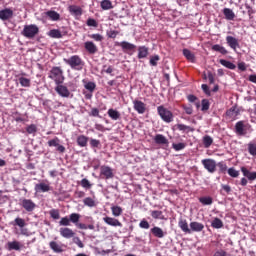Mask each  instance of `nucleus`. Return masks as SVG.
<instances>
[{
  "label": "nucleus",
  "instance_id": "nucleus-1",
  "mask_svg": "<svg viewBox=\"0 0 256 256\" xmlns=\"http://www.w3.org/2000/svg\"><path fill=\"white\" fill-rule=\"evenodd\" d=\"M49 79H52L56 85H61L65 81V76H63V70L61 67H53L49 74Z\"/></svg>",
  "mask_w": 256,
  "mask_h": 256
},
{
  "label": "nucleus",
  "instance_id": "nucleus-2",
  "mask_svg": "<svg viewBox=\"0 0 256 256\" xmlns=\"http://www.w3.org/2000/svg\"><path fill=\"white\" fill-rule=\"evenodd\" d=\"M63 61L66 65H69L71 69H75L76 71L83 69V60L77 55L71 56L69 59L64 58Z\"/></svg>",
  "mask_w": 256,
  "mask_h": 256
},
{
  "label": "nucleus",
  "instance_id": "nucleus-3",
  "mask_svg": "<svg viewBox=\"0 0 256 256\" xmlns=\"http://www.w3.org/2000/svg\"><path fill=\"white\" fill-rule=\"evenodd\" d=\"M23 37L26 39H33L39 35V26L35 24L25 25L22 30Z\"/></svg>",
  "mask_w": 256,
  "mask_h": 256
},
{
  "label": "nucleus",
  "instance_id": "nucleus-4",
  "mask_svg": "<svg viewBox=\"0 0 256 256\" xmlns=\"http://www.w3.org/2000/svg\"><path fill=\"white\" fill-rule=\"evenodd\" d=\"M158 115L161 117L164 123H172L173 121V112L164 106L157 107Z\"/></svg>",
  "mask_w": 256,
  "mask_h": 256
},
{
  "label": "nucleus",
  "instance_id": "nucleus-5",
  "mask_svg": "<svg viewBox=\"0 0 256 256\" xmlns=\"http://www.w3.org/2000/svg\"><path fill=\"white\" fill-rule=\"evenodd\" d=\"M56 93L59 94L60 97H63L64 99H69V97H73V94H71V91H69V88L63 84H57L55 87Z\"/></svg>",
  "mask_w": 256,
  "mask_h": 256
},
{
  "label": "nucleus",
  "instance_id": "nucleus-6",
  "mask_svg": "<svg viewBox=\"0 0 256 256\" xmlns=\"http://www.w3.org/2000/svg\"><path fill=\"white\" fill-rule=\"evenodd\" d=\"M100 177H103V179H113V177H115L113 168L107 165L100 166Z\"/></svg>",
  "mask_w": 256,
  "mask_h": 256
},
{
  "label": "nucleus",
  "instance_id": "nucleus-7",
  "mask_svg": "<svg viewBox=\"0 0 256 256\" xmlns=\"http://www.w3.org/2000/svg\"><path fill=\"white\" fill-rule=\"evenodd\" d=\"M202 165L204 169L207 170L208 173H215L217 169V162H215V160L213 159H203Z\"/></svg>",
  "mask_w": 256,
  "mask_h": 256
},
{
  "label": "nucleus",
  "instance_id": "nucleus-8",
  "mask_svg": "<svg viewBox=\"0 0 256 256\" xmlns=\"http://www.w3.org/2000/svg\"><path fill=\"white\" fill-rule=\"evenodd\" d=\"M49 247L54 253H63L65 251V244L61 242L51 241Z\"/></svg>",
  "mask_w": 256,
  "mask_h": 256
},
{
  "label": "nucleus",
  "instance_id": "nucleus-9",
  "mask_svg": "<svg viewBox=\"0 0 256 256\" xmlns=\"http://www.w3.org/2000/svg\"><path fill=\"white\" fill-rule=\"evenodd\" d=\"M34 189L36 193H48V191H51V186L49 183L40 182L35 185Z\"/></svg>",
  "mask_w": 256,
  "mask_h": 256
},
{
  "label": "nucleus",
  "instance_id": "nucleus-10",
  "mask_svg": "<svg viewBox=\"0 0 256 256\" xmlns=\"http://www.w3.org/2000/svg\"><path fill=\"white\" fill-rule=\"evenodd\" d=\"M13 14V9L5 8L3 10H0V19L1 21H9V19H12Z\"/></svg>",
  "mask_w": 256,
  "mask_h": 256
},
{
  "label": "nucleus",
  "instance_id": "nucleus-11",
  "mask_svg": "<svg viewBox=\"0 0 256 256\" xmlns=\"http://www.w3.org/2000/svg\"><path fill=\"white\" fill-rule=\"evenodd\" d=\"M226 43L228 47H230V49H233L234 51H237V49H239V40L233 36H227Z\"/></svg>",
  "mask_w": 256,
  "mask_h": 256
},
{
  "label": "nucleus",
  "instance_id": "nucleus-12",
  "mask_svg": "<svg viewBox=\"0 0 256 256\" xmlns=\"http://www.w3.org/2000/svg\"><path fill=\"white\" fill-rule=\"evenodd\" d=\"M235 133L240 137L247 135V130H245V123L243 121H238L235 124Z\"/></svg>",
  "mask_w": 256,
  "mask_h": 256
},
{
  "label": "nucleus",
  "instance_id": "nucleus-13",
  "mask_svg": "<svg viewBox=\"0 0 256 256\" xmlns=\"http://www.w3.org/2000/svg\"><path fill=\"white\" fill-rule=\"evenodd\" d=\"M133 107L134 110H136L139 113V115H143V113H145L147 109L145 103H143L141 100H134Z\"/></svg>",
  "mask_w": 256,
  "mask_h": 256
},
{
  "label": "nucleus",
  "instance_id": "nucleus-14",
  "mask_svg": "<svg viewBox=\"0 0 256 256\" xmlns=\"http://www.w3.org/2000/svg\"><path fill=\"white\" fill-rule=\"evenodd\" d=\"M103 221L106 225H110V227H123V224L113 217L106 216L103 218Z\"/></svg>",
  "mask_w": 256,
  "mask_h": 256
},
{
  "label": "nucleus",
  "instance_id": "nucleus-15",
  "mask_svg": "<svg viewBox=\"0 0 256 256\" xmlns=\"http://www.w3.org/2000/svg\"><path fill=\"white\" fill-rule=\"evenodd\" d=\"M84 49L90 55H95V53H97V51H98L97 45H95L93 41H86L84 43Z\"/></svg>",
  "mask_w": 256,
  "mask_h": 256
},
{
  "label": "nucleus",
  "instance_id": "nucleus-16",
  "mask_svg": "<svg viewBox=\"0 0 256 256\" xmlns=\"http://www.w3.org/2000/svg\"><path fill=\"white\" fill-rule=\"evenodd\" d=\"M203 229H205V225L203 223L197 222V221H193L190 223V231L191 233H201V231H203Z\"/></svg>",
  "mask_w": 256,
  "mask_h": 256
},
{
  "label": "nucleus",
  "instance_id": "nucleus-17",
  "mask_svg": "<svg viewBox=\"0 0 256 256\" xmlns=\"http://www.w3.org/2000/svg\"><path fill=\"white\" fill-rule=\"evenodd\" d=\"M21 205L28 213H31L36 207L31 199H23Z\"/></svg>",
  "mask_w": 256,
  "mask_h": 256
},
{
  "label": "nucleus",
  "instance_id": "nucleus-18",
  "mask_svg": "<svg viewBox=\"0 0 256 256\" xmlns=\"http://www.w3.org/2000/svg\"><path fill=\"white\" fill-rule=\"evenodd\" d=\"M178 227L183 231V233H187L188 235H191V228H189V224L187 221L183 218H180L178 221Z\"/></svg>",
  "mask_w": 256,
  "mask_h": 256
},
{
  "label": "nucleus",
  "instance_id": "nucleus-19",
  "mask_svg": "<svg viewBox=\"0 0 256 256\" xmlns=\"http://www.w3.org/2000/svg\"><path fill=\"white\" fill-rule=\"evenodd\" d=\"M8 251H21L23 244L19 241H11L7 243Z\"/></svg>",
  "mask_w": 256,
  "mask_h": 256
},
{
  "label": "nucleus",
  "instance_id": "nucleus-20",
  "mask_svg": "<svg viewBox=\"0 0 256 256\" xmlns=\"http://www.w3.org/2000/svg\"><path fill=\"white\" fill-rule=\"evenodd\" d=\"M60 235L64 237V239H71L75 237V232H73L71 228H60Z\"/></svg>",
  "mask_w": 256,
  "mask_h": 256
},
{
  "label": "nucleus",
  "instance_id": "nucleus-21",
  "mask_svg": "<svg viewBox=\"0 0 256 256\" xmlns=\"http://www.w3.org/2000/svg\"><path fill=\"white\" fill-rule=\"evenodd\" d=\"M69 13H71L74 17H81L83 15V9L77 5H71L68 7Z\"/></svg>",
  "mask_w": 256,
  "mask_h": 256
},
{
  "label": "nucleus",
  "instance_id": "nucleus-22",
  "mask_svg": "<svg viewBox=\"0 0 256 256\" xmlns=\"http://www.w3.org/2000/svg\"><path fill=\"white\" fill-rule=\"evenodd\" d=\"M149 56V48L147 46H139L138 47V59H147Z\"/></svg>",
  "mask_w": 256,
  "mask_h": 256
},
{
  "label": "nucleus",
  "instance_id": "nucleus-23",
  "mask_svg": "<svg viewBox=\"0 0 256 256\" xmlns=\"http://www.w3.org/2000/svg\"><path fill=\"white\" fill-rule=\"evenodd\" d=\"M150 233H152V235L158 239H163L165 237V232H163V229L158 226L151 228Z\"/></svg>",
  "mask_w": 256,
  "mask_h": 256
},
{
  "label": "nucleus",
  "instance_id": "nucleus-24",
  "mask_svg": "<svg viewBox=\"0 0 256 256\" xmlns=\"http://www.w3.org/2000/svg\"><path fill=\"white\" fill-rule=\"evenodd\" d=\"M154 141L156 145H169V140L167 139V137L163 136V134H157L154 137Z\"/></svg>",
  "mask_w": 256,
  "mask_h": 256
},
{
  "label": "nucleus",
  "instance_id": "nucleus-25",
  "mask_svg": "<svg viewBox=\"0 0 256 256\" xmlns=\"http://www.w3.org/2000/svg\"><path fill=\"white\" fill-rule=\"evenodd\" d=\"M119 46L121 47V49L123 51H134V49L137 48V46L135 44H132V43L127 42V41L120 42Z\"/></svg>",
  "mask_w": 256,
  "mask_h": 256
},
{
  "label": "nucleus",
  "instance_id": "nucleus-26",
  "mask_svg": "<svg viewBox=\"0 0 256 256\" xmlns=\"http://www.w3.org/2000/svg\"><path fill=\"white\" fill-rule=\"evenodd\" d=\"M241 171H242L244 177H247V179H249V181H255L256 172H251L247 168H245L244 166L241 167Z\"/></svg>",
  "mask_w": 256,
  "mask_h": 256
},
{
  "label": "nucleus",
  "instance_id": "nucleus-27",
  "mask_svg": "<svg viewBox=\"0 0 256 256\" xmlns=\"http://www.w3.org/2000/svg\"><path fill=\"white\" fill-rule=\"evenodd\" d=\"M107 113L112 121H119L121 119V113L113 108H110Z\"/></svg>",
  "mask_w": 256,
  "mask_h": 256
},
{
  "label": "nucleus",
  "instance_id": "nucleus-28",
  "mask_svg": "<svg viewBox=\"0 0 256 256\" xmlns=\"http://www.w3.org/2000/svg\"><path fill=\"white\" fill-rule=\"evenodd\" d=\"M223 15L227 21H233V19H235V12H233L230 8H224Z\"/></svg>",
  "mask_w": 256,
  "mask_h": 256
},
{
  "label": "nucleus",
  "instance_id": "nucleus-29",
  "mask_svg": "<svg viewBox=\"0 0 256 256\" xmlns=\"http://www.w3.org/2000/svg\"><path fill=\"white\" fill-rule=\"evenodd\" d=\"M46 17H49V19H51V21H59V19H61V15L53 10L47 11Z\"/></svg>",
  "mask_w": 256,
  "mask_h": 256
},
{
  "label": "nucleus",
  "instance_id": "nucleus-30",
  "mask_svg": "<svg viewBox=\"0 0 256 256\" xmlns=\"http://www.w3.org/2000/svg\"><path fill=\"white\" fill-rule=\"evenodd\" d=\"M183 55L188 61H190L191 63H195V54H193L191 50L183 49Z\"/></svg>",
  "mask_w": 256,
  "mask_h": 256
},
{
  "label": "nucleus",
  "instance_id": "nucleus-31",
  "mask_svg": "<svg viewBox=\"0 0 256 256\" xmlns=\"http://www.w3.org/2000/svg\"><path fill=\"white\" fill-rule=\"evenodd\" d=\"M202 142H203V145L205 147V149H209V147L211 145H213V138L209 135H205L203 138H202Z\"/></svg>",
  "mask_w": 256,
  "mask_h": 256
},
{
  "label": "nucleus",
  "instance_id": "nucleus-32",
  "mask_svg": "<svg viewBox=\"0 0 256 256\" xmlns=\"http://www.w3.org/2000/svg\"><path fill=\"white\" fill-rule=\"evenodd\" d=\"M100 5L103 11H109V9H113V3L111 0H102Z\"/></svg>",
  "mask_w": 256,
  "mask_h": 256
},
{
  "label": "nucleus",
  "instance_id": "nucleus-33",
  "mask_svg": "<svg viewBox=\"0 0 256 256\" xmlns=\"http://www.w3.org/2000/svg\"><path fill=\"white\" fill-rule=\"evenodd\" d=\"M176 127L179 131H184L186 133H193L195 131L191 126L185 124H177Z\"/></svg>",
  "mask_w": 256,
  "mask_h": 256
},
{
  "label": "nucleus",
  "instance_id": "nucleus-34",
  "mask_svg": "<svg viewBox=\"0 0 256 256\" xmlns=\"http://www.w3.org/2000/svg\"><path fill=\"white\" fill-rule=\"evenodd\" d=\"M89 141V138L85 135H80L77 138V143L79 147H87V142Z\"/></svg>",
  "mask_w": 256,
  "mask_h": 256
},
{
  "label": "nucleus",
  "instance_id": "nucleus-35",
  "mask_svg": "<svg viewBox=\"0 0 256 256\" xmlns=\"http://www.w3.org/2000/svg\"><path fill=\"white\" fill-rule=\"evenodd\" d=\"M111 211L114 217H121L123 215V208L121 206H112Z\"/></svg>",
  "mask_w": 256,
  "mask_h": 256
},
{
  "label": "nucleus",
  "instance_id": "nucleus-36",
  "mask_svg": "<svg viewBox=\"0 0 256 256\" xmlns=\"http://www.w3.org/2000/svg\"><path fill=\"white\" fill-rule=\"evenodd\" d=\"M83 83H84V88L87 91H89L90 93H93V91H95V88L97 87L95 82H87V81L83 80Z\"/></svg>",
  "mask_w": 256,
  "mask_h": 256
},
{
  "label": "nucleus",
  "instance_id": "nucleus-37",
  "mask_svg": "<svg viewBox=\"0 0 256 256\" xmlns=\"http://www.w3.org/2000/svg\"><path fill=\"white\" fill-rule=\"evenodd\" d=\"M211 227H213V229H222L223 221L219 218H214L211 222Z\"/></svg>",
  "mask_w": 256,
  "mask_h": 256
},
{
  "label": "nucleus",
  "instance_id": "nucleus-38",
  "mask_svg": "<svg viewBox=\"0 0 256 256\" xmlns=\"http://www.w3.org/2000/svg\"><path fill=\"white\" fill-rule=\"evenodd\" d=\"M11 225H14V226L16 225L20 229H23V227H25L26 225L25 219L17 217L13 222H11Z\"/></svg>",
  "mask_w": 256,
  "mask_h": 256
},
{
  "label": "nucleus",
  "instance_id": "nucleus-39",
  "mask_svg": "<svg viewBox=\"0 0 256 256\" xmlns=\"http://www.w3.org/2000/svg\"><path fill=\"white\" fill-rule=\"evenodd\" d=\"M220 65H223V67H226V69H237V66L235 64H233L231 61L228 60H220Z\"/></svg>",
  "mask_w": 256,
  "mask_h": 256
},
{
  "label": "nucleus",
  "instance_id": "nucleus-40",
  "mask_svg": "<svg viewBox=\"0 0 256 256\" xmlns=\"http://www.w3.org/2000/svg\"><path fill=\"white\" fill-rule=\"evenodd\" d=\"M212 50L217 51L218 53H221V55H227L228 53L227 49L219 44L213 45Z\"/></svg>",
  "mask_w": 256,
  "mask_h": 256
},
{
  "label": "nucleus",
  "instance_id": "nucleus-41",
  "mask_svg": "<svg viewBox=\"0 0 256 256\" xmlns=\"http://www.w3.org/2000/svg\"><path fill=\"white\" fill-rule=\"evenodd\" d=\"M227 117H230V119H235L239 115V112L237 111V108L232 107L226 112Z\"/></svg>",
  "mask_w": 256,
  "mask_h": 256
},
{
  "label": "nucleus",
  "instance_id": "nucleus-42",
  "mask_svg": "<svg viewBox=\"0 0 256 256\" xmlns=\"http://www.w3.org/2000/svg\"><path fill=\"white\" fill-rule=\"evenodd\" d=\"M159 61H161V57L159 55H153L150 57V65L151 67H157Z\"/></svg>",
  "mask_w": 256,
  "mask_h": 256
},
{
  "label": "nucleus",
  "instance_id": "nucleus-43",
  "mask_svg": "<svg viewBox=\"0 0 256 256\" xmlns=\"http://www.w3.org/2000/svg\"><path fill=\"white\" fill-rule=\"evenodd\" d=\"M69 219L71 223H74V225H77L79 223V219H81V214L72 213L70 214Z\"/></svg>",
  "mask_w": 256,
  "mask_h": 256
},
{
  "label": "nucleus",
  "instance_id": "nucleus-44",
  "mask_svg": "<svg viewBox=\"0 0 256 256\" xmlns=\"http://www.w3.org/2000/svg\"><path fill=\"white\" fill-rule=\"evenodd\" d=\"M150 215L153 219H164L163 211L153 210Z\"/></svg>",
  "mask_w": 256,
  "mask_h": 256
},
{
  "label": "nucleus",
  "instance_id": "nucleus-45",
  "mask_svg": "<svg viewBox=\"0 0 256 256\" xmlns=\"http://www.w3.org/2000/svg\"><path fill=\"white\" fill-rule=\"evenodd\" d=\"M19 83L21 87H31V80L29 78L20 77Z\"/></svg>",
  "mask_w": 256,
  "mask_h": 256
},
{
  "label": "nucleus",
  "instance_id": "nucleus-46",
  "mask_svg": "<svg viewBox=\"0 0 256 256\" xmlns=\"http://www.w3.org/2000/svg\"><path fill=\"white\" fill-rule=\"evenodd\" d=\"M59 225L62 227H69L71 225L70 218L67 216L61 218V220L59 221Z\"/></svg>",
  "mask_w": 256,
  "mask_h": 256
},
{
  "label": "nucleus",
  "instance_id": "nucleus-47",
  "mask_svg": "<svg viewBox=\"0 0 256 256\" xmlns=\"http://www.w3.org/2000/svg\"><path fill=\"white\" fill-rule=\"evenodd\" d=\"M83 203H84V205H86V207H95V205H97L95 203V200H93V198H91V197H86L83 200Z\"/></svg>",
  "mask_w": 256,
  "mask_h": 256
},
{
  "label": "nucleus",
  "instance_id": "nucleus-48",
  "mask_svg": "<svg viewBox=\"0 0 256 256\" xmlns=\"http://www.w3.org/2000/svg\"><path fill=\"white\" fill-rule=\"evenodd\" d=\"M200 203H202V205H213V198L211 197H201L199 198Z\"/></svg>",
  "mask_w": 256,
  "mask_h": 256
},
{
  "label": "nucleus",
  "instance_id": "nucleus-49",
  "mask_svg": "<svg viewBox=\"0 0 256 256\" xmlns=\"http://www.w3.org/2000/svg\"><path fill=\"white\" fill-rule=\"evenodd\" d=\"M49 35L53 38V39H61L62 35H61V31L57 30V29H53L49 32Z\"/></svg>",
  "mask_w": 256,
  "mask_h": 256
},
{
  "label": "nucleus",
  "instance_id": "nucleus-50",
  "mask_svg": "<svg viewBox=\"0 0 256 256\" xmlns=\"http://www.w3.org/2000/svg\"><path fill=\"white\" fill-rule=\"evenodd\" d=\"M80 185L83 187V189H91V187H93V184H91L87 178H83L80 182Z\"/></svg>",
  "mask_w": 256,
  "mask_h": 256
},
{
  "label": "nucleus",
  "instance_id": "nucleus-51",
  "mask_svg": "<svg viewBox=\"0 0 256 256\" xmlns=\"http://www.w3.org/2000/svg\"><path fill=\"white\" fill-rule=\"evenodd\" d=\"M204 79H208L211 85L215 83V75L211 71H208L207 74L204 73Z\"/></svg>",
  "mask_w": 256,
  "mask_h": 256
},
{
  "label": "nucleus",
  "instance_id": "nucleus-52",
  "mask_svg": "<svg viewBox=\"0 0 256 256\" xmlns=\"http://www.w3.org/2000/svg\"><path fill=\"white\" fill-rule=\"evenodd\" d=\"M228 175L236 179L237 177H239V171L236 170L234 167H231L228 169Z\"/></svg>",
  "mask_w": 256,
  "mask_h": 256
},
{
  "label": "nucleus",
  "instance_id": "nucleus-53",
  "mask_svg": "<svg viewBox=\"0 0 256 256\" xmlns=\"http://www.w3.org/2000/svg\"><path fill=\"white\" fill-rule=\"evenodd\" d=\"M173 149H175L176 151H183V149H185V147H187V144L180 142L177 144H172Z\"/></svg>",
  "mask_w": 256,
  "mask_h": 256
},
{
  "label": "nucleus",
  "instance_id": "nucleus-54",
  "mask_svg": "<svg viewBox=\"0 0 256 256\" xmlns=\"http://www.w3.org/2000/svg\"><path fill=\"white\" fill-rule=\"evenodd\" d=\"M88 37L97 42L103 41V35H101V34H89Z\"/></svg>",
  "mask_w": 256,
  "mask_h": 256
},
{
  "label": "nucleus",
  "instance_id": "nucleus-55",
  "mask_svg": "<svg viewBox=\"0 0 256 256\" xmlns=\"http://www.w3.org/2000/svg\"><path fill=\"white\" fill-rule=\"evenodd\" d=\"M26 131H27V133H29V135H31L33 133H37V126L35 124H31V125L27 126Z\"/></svg>",
  "mask_w": 256,
  "mask_h": 256
},
{
  "label": "nucleus",
  "instance_id": "nucleus-56",
  "mask_svg": "<svg viewBox=\"0 0 256 256\" xmlns=\"http://www.w3.org/2000/svg\"><path fill=\"white\" fill-rule=\"evenodd\" d=\"M59 143H60V140L57 137H55L52 140L48 141V146L49 147H57L59 145Z\"/></svg>",
  "mask_w": 256,
  "mask_h": 256
},
{
  "label": "nucleus",
  "instance_id": "nucleus-57",
  "mask_svg": "<svg viewBox=\"0 0 256 256\" xmlns=\"http://www.w3.org/2000/svg\"><path fill=\"white\" fill-rule=\"evenodd\" d=\"M139 227L140 229H149V227H151V225L149 224V222L145 219H142L139 223Z\"/></svg>",
  "mask_w": 256,
  "mask_h": 256
},
{
  "label": "nucleus",
  "instance_id": "nucleus-58",
  "mask_svg": "<svg viewBox=\"0 0 256 256\" xmlns=\"http://www.w3.org/2000/svg\"><path fill=\"white\" fill-rule=\"evenodd\" d=\"M73 243H75V245H77L80 249H83V247H85V244H83L80 237H74Z\"/></svg>",
  "mask_w": 256,
  "mask_h": 256
},
{
  "label": "nucleus",
  "instance_id": "nucleus-59",
  "mask_svg": "<svg viewBox=\"0 0 256 256\" xmlns=\"http://www.w3.org/2000/svg\"><path fill=\"white\" fill-rule=\"evenodd\" d=\"M202 111H209V107H210V103H209V100L207 99H203L202 102Z\"/></svg>",
  "mask_w": 256,
  "mask_h": 256
},
{
  "label": "nucleus",
  "instance_id": "nucleus-60",
  "mask_svg": "<svg viewBox=\"0 0 256 256\" xmlns=\"http://www.w3.org/2000/svg\"><path fill=\"white\" fill-rule=\"evenodd\" d=\"M86 25L88 27H97L98 24H97V20L96 19H93V18H88L87 22H86Z\"/></svg>",
  "mask_w": 256,
  "mask_h": 256
},
{
  "label": "nucleus",
  "instance_id": "nucleus-61",
  "mask_svg": "<svg viewBox=\"0 0 256 256\" xmlns=\"http://www.w3.org/2000/svg\"><path fill=\"white\" fill-rule=\"evenodd\" d=\"M245 7L247 9L249 19H253V13H255V11H253V7L247 3L245 4Z\"/></svg>",
  "mask_w": 256,
  "mask_h": 256
},
{
  "label": "nucleus",
  "instance_id": "nucleus-62",
  "mask_svg": "<svg viewBox=\"0 0 256 256\" xmlns=\"http://www.w3.org/2000/svg\"><path fill=\"white\" fill-rule=\"evenodd\" d=\"M248 151H249L250 155H256V144L249 143Z\"/></svg>",
  "mask_w": 256,
  "mask_h": 256
},
{
  "label": "nucleus",
  "instance_id": "nucleus-63",
  "mask_svg": "<svg viewBox=\"0 0 256 256\" xmlns=\"http://www.w3.org/2000/svg\"><path fill=\"white\" fill-rule=\"evenodd\" d=\"M50 217H52V219H59L60 217L59 210L57 209L50 210Z\"/></svg>",
  "mask_w": 256,
  "mask_h": 256
},
{
  "label": "nucleus",
  "instance_id": "nucleus-64",
  "mask_svg": "<svg viewBox=\"0 0 256 256\" xmlns=\"http://www.w3.org/2000/svg\"><path fill=\"white\" fill-rule=\"evenodd\" d=\"M90 145L91 147H99L101 145V141L97 140V139H91L90 140Z\"/></svg>",
  "mask_w": 256,
  "mask_h": 256
}]
</instances>
